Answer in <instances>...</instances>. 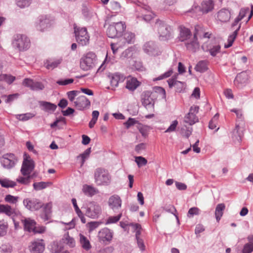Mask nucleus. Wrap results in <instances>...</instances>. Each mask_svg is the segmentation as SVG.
<instances>
[{"instance_id":"1a4fd4ad","label":"nucleus","mask_w":253,"mask_h":253,"mask_svg":"<svg viewBox=\"0 0 253 253\" xmlns=\"http://www.w3.org/2000/svg\"><path fill=\"white\" fill-rule=\"evenodd\" d=\"M141 101L142 105L149 111L154 110V95L150 91H145L141 95Z\"/></svg>"},{"instance_id":"6e6d98bb","label":"nucleus","mask_w":253,"mask_h":253,"mask_svg":"<svg viewBox=\"0 0 253 253\" xmlns=\"http://www.w3.org/2000/svg\"><path fill=\"white\" fill-rule=\"evenodd\" d=\"M178 124L177 120L173 121L169 127L165 130V132H171L175 130Z\"/></svg>"},{"instance_id":"b1692460","label":"nucleus","mask_w":253,"mask_h":253,"mask_svg":"<svg viewBox=\"0 0 253 253\" xmlns=\"http://www.w3.org/2000/svg\"><path fill=\"white\" fill-rule=\"evenodd\" d=\"M110 80V84L112 87H116L118 86L119 83L123 82L125 77L122 74L116 73L108 76Z\"/></svg>"},{"instance_id":"2eb2a0df","label":"nucleus","mask_w":253,"mask_h":253,"mask_svg":"<svg viewBox=\"0 0 253 253\" xmlns=\"http://www.w3.org/2000/svg\"><path fill=\"white\" fill-rule=\"evenodd\" d=\"M24 206L31 211H38L44 205L40 200L36 198H26L23 200Z\"/></svg>"},{"instance_id":"9b49d317","label":"nucleus","mask_w":253,"mask_h":253,"mask_svg":"<svg viewBox=\"0 0 253 253\" xmlns=\"http://www.w3.org/2000/svg\"><path fill=\"white\" fill-rule=\"evenodd\" d=\"M0 161L3 168L10 169L15 166L17 162V159L13 154L7 153L4 155L0 159Z\"/></svg>"},{"instance_id":"69168bd1","label":"nucleus","mask_w":253,"mask_h":253,"mask_svg":"<svg viewBox=\"0 0 253 253\" xmlns=\"http://www.w3.org/2000/svg\"><path fill=\"white\" fill-rule=\"evenodd\" d=\"M146 149V144L144 143H141L135 146V151L137 154H140L142 151Z\"/></svg>"},{"instance_id":"f257e3e1","label":"nucleus","mask_w":253,"mask_h":253,"mask_svg":"<svg viewBox=\"0 0 253 253\" xmlns=\"http://www.w3.org/2000/svg\"><path fill=\"white\" fill-rule=\"evenodd\" d=\"M94 182L98 186L108 185L111 181V176L105 169L97 168L94 173Z\"/></svg>"},{"instance_id":"5701e85b","label":"nucleus","mask_w":253,"mask_h":253,"mask_svg":"<svg viewBox=\"0 0 253 253\" xmlns=\"http://www.w3.org/2000/svg\"><path fill=\"white\" fill-rule=\"evenodd\" d=\"M185 44L187 49L193 52H196L199 48V44L195 34L185 42Z\"/></svg>"},{"instance_id":"de8ad7c7","label":"nucleus","mask_w":253,"mask_h":253,"mask_svg":"<svg viewBox=\"0 0 253 253\" xmlns=\"http://www.w3.org/2000/svg\"><path fill=\"white\" fill-rule=\"evenodd\" d=\"M135 162L137 164L138 168L145 166L147 163V160L142 156L135 157Z\"/></svg>"},{"instance_id":"c9c22d12","label":"nucleus","mask_w":253,"mask_h":253,"mask_svg":"<svg viewBox=\"0 0 253 253\" xmlns=\"http://www.w3.org/2000/svg\"><path fill=\"white\" fill-rule=\"evenodd\" d=\"M52 208L51 203H46L43 206L44 213L41 215V217L44 220L46 221L48 219L49 214L51 212Z\"/></svg>"},{"instance_id":"a18cd8bd","label":"nucleus","mask_w":253,"mask_h":253,"mask_svg":"<svg viewBox=\"0 0 253 253\" xmlns=\"http://www.w3.org/2000/svg\"><path fill=\"white\" fill-rule=\"evenodd\" d=\"M35 116L33 113H28L23 114H18L16 115V118L18 120L22 121H26L32 119Z\"/></svg>"},{"instance_id":"a19ab883","label":"nucleus","mask_w":253,"mask_h":253,"mask_svg":"<svg viewBox=\"0 0 253 253\" xmlns=\"http://www.w3.org/2000/svg\"><path fill=\"white\" fill-rule=\"evenodd\" d=\"M168 84L169 86L171 87L172 86H177L178 85H181V87L179 89H177L178 92H180L183 88L184 87V83L178 81L175 79H170L168 81Z\"/></svg>"},{"instance_id":"58836bf2","label":"nucleus","mask_w":253,"mask_h":253,"mask_svg":"<svg viewBox=\"0 0 253 253\" xmlns=\"http://www.w3.org/2000/svg\"><path fill=\"white\" fill-rule=\"evenodd\" d=\"M207 69V62L204 60L199 61L195 67V70L200 73L205 72Z\"/></svg>"},{"instance_id":"a878e982","label":"nucleus","mask_w":253,"mask_h":253,"mask_svg":"<svg viewBox=\"0 0 253 253\" xmlns=\"http://www.w3.org/2000/svg\"><path fill=\"white\" fill-rule=\"evenodd\" d=\"M217 17L218 20L221 22H226L230 18V13L228 9L223 8L217 13Z\"/></svg>"},{"instance_id":"37998d69","label":"nucleus","mask_w":253,"mask_h":253,"mask_svg":"<svg viewBox=\"0 0 253 253\" xmlns=\"http://www.w3.org/2000/svg\"><path fill=\"white\" fill-rule=\"evenodd\" d=\"M191 126H187L186 125H184L181 128L180 131L181 134L186 138H188L192 133L193 129Z\"/></svg>"},{"instance_id":"79ce46f5","label":"nucleus","mask_w":253,"mask_h":253,"mask_svg":"<svg viewBox=\"0 0 253 253\" xmlns=\"http://www.w3.org/2000/svg\"><path fill=\"white\" fill-rule=\"evenodd\" d=\"M63 247L61 243L57 242H53L51 245V251L53 253H60L63 250Z\"/></svg>"},{"instance_id":"052dcab7","label":"nucleus","mask_w":253,"mask_h":253,"mask_svg":"<svg viewBox=\"0 0 253 253\" xmlns=\"http://www.w3.org/2000/svg\"><path fill=\"white\" fill-rule=\"evenodd\" d=\"M17 199L18 198L17 197H15L11 195H7L5 197L4 200L6 202L11 204H15L17 202Z\"/></svg>"},{"instance_id":"8fccbe9b","label":"nucleus","mask_w":253,"mask_h":253,"mask_svg":"<svg viewBox=\"0 0 253 253\" xmlns=\"http://www.w3.org/2000/svg\"><path fill=\"white\" fill-rule=\"evenodd\" d=\"M100 224V223L98 221H91L88 222L86 224L88 228V230L89 233L92 232L93 230L96 229Z\"/></svg>"},{"instance_id":"f03ea898","label":"nucleus","mask_w":253,"mask_h":253,"mask_svg":"<svg viewBox=\"0 0 253 253\" xmlns=\"http://www.w3.org/2000/svg\"><path fill=\"white\" fill-rule=\"evenodd\" d=\"M155 28L158 30L160 40H168L172 37L171 27L166 24L163 21L159 19L157 20L155 22Z\"/></svg>"},{"instance_id":"20e7f679","label":"nucleus","mask_w":253,"mask_h":253,"mask_svg":"<svg viewBox=\"0 0 253 253\" xmlns=\"http://www.w3.org/2000/svg\"><path fill=\"white\" fill-rule=\"evenodd\" d=\"M126 28L125 23L123 22L112 23L107 29V35L111 38H119L120 39Z\"/></svg>"},{"instance_id":"09e8293b","label":"nucleus","mask_w":253,"mask_h":253,"mask_svg":"<svg viewBox=\"0 0 253 253\" xmlns=\"http://www.w3.org/2000/svg\"><path fill=\"white\" fill-rule=\"evenodd\" d=\"M90 152L91 148H89L86 149L83 153L81 154L79 156H78V157H81L82 159L81 166L84 164L86 159L89 157Z\"/></svg>"},{"instance_id":"4468645a","label":"nucleus","mask_w":253,"mask_h":253,"mask_svg":"<svg viewBox=\"0 0 253 253\" xmlns=\"http://www.w3.org/2000/svg\"><path fill=\"white\" fill-rule=\"evenodd\" d=\"M143 49L145 53L150 56H158L161 53V51L156 43L152 41L146 42Z\"/></svg>"},{"instance_id":"f3484780","label":"nucleus","mask_w":253,"mask_h":253,"mask_svg":"<svg viewBox=\"0 0 253 253\" xmlns=\"http://www.w3.org/2000/svg\"><path fill=\"white\" fill-rule=\"evenodd\" d=\"M108 204L114 212H118L122 207V201L119 196L115 194L109 197Z\"/></svg>"},{"instance_id":"6e6552de","label":"nucleus","mask_w":253,"mask_h":253,"mask_svg":"<svg viewBox=\"0 0 253 253\" xmlns=\"http://www.w3.org/2000/svg\"><path fill=\"white\" fill-rule=\"evenodd\" d=\"M85 214L93 219L97 218L101 213V206L95 202H91L86 204L84 207Z\"/></svg>"},{"instance_id":"c03bdc74","label":"nucleus","mask_w":253,"mask_h":253,"mask_svg":"<svg viewBox=\"0 0 253 253\" xmlns=\"http://www.w3.org/2000/svg\"><path fill=\"white\" fill-rule=\"evenodd\" d=\"M33 0H15L16 4L21 8L29 7L32 2Z\"/></svg>"},{"instance_id":"e433bc0d","label":"nucleus","mask_w":253,"mask_h":253,"mask_svg":"<svg viewBox=\"0 0 253 253\" xmlns=\"http://www.w3.org/2000/svg\"><path fill=\"white\" fill-rule=\"evenodd\" d=\"M41 105L43 107V110L46 112H53L56 109V105L50 102L42 101Z\"/></svg>"},{"instance_id":"4d7b16f0","label":"nucleus","mask_w":253,"mask_h":253,"mask_svg":"<svg viewBox=\"0 0 253 253\" xmlns=\"http://www.w3.org/2000/svg\"><path fill=\"white\" fill-rule=\"evenodd\" d=\"M253 252V245L250 243L245 244L242 249V253H251Z\"/></svg>"},{"instance_id":"39448f33","label":"nucleus","mask_w":253,"mask_h":253,"mask_svg":"<svg viewBox=\"0 0 253 253\" xmlns=\"http://www.w3.org/2000/svg\"><path fill=\"white\" fill-rule=\"evenodd\" d=\"M135 35L131 32H126L119 39V42L111 43V47L114 54H115L119 48L122 47L126 43H131L134 41Z\"/></svg>"},{"instance_id":"e2e57ef3","label":"nucleus","mask_w":253,"mask_h":253,"mask_svg":"<svg viewBox=\"0 0 253 253\" xmlns=\"http://www.w3.org/2000/svg\"><path fill=\"white\" fill-rule=\"evenodd\" d=\"M137 127L143 136L146 137L147 136V127L146 126H144L141 124H138V125H137Z\"/></svg>"},{"instance_id":"603ef678","label":"nucleus","mask_w":253,"mask_h":253,"mask_svg":"<svg viewBox=\"0 0 253 253\" xmlns=\"http://www.w3.org/2000/svg\"><path fill=\"white\" fill-rule=\"evenodd\" d=\"M25 176L26 177H18L17 178V181L22 184L29 185L30 183L31 176L29 175Z\"/></svg>"},{"instance_id":"c85d7f7f","label":"nucleus","mask_w":253,"mask_h":253,"mask_svg":"<svg viewBox=\"0 0 253 253\" xmlns=\"http://www.w3.org/2000/svg\"><path fill=\"white\" fill-rule=\"evenodd\" d=\"M25 230L31 232H33L35 227L36 222V221L30 218H26L24 220H22Z\"/></svg>"},{"instance_id":"7c9ffc66","label":"nucleus","mask_w":253,"mask_h":253,"mask_svg":"<svg viewBox=\"0 0 253 253\" xmlns=\"http://www.w3.org/2000/svg\"><path fill=\"white\" fill-rule=\"evenodd\" d=\"M79 242L81 247L85 251H88L91 249V246L89 241L81 233L79 234Z\"/></svg>"},{"instance_id":"5fc2aeb1","label":"nucleus","mask_w":253,"mask_h":253,"mask_svg":"<svg viewBox=\"0 0 253 253\" xmlns=\"http://www.w3.org/2000/svg\"><path fill=\"white\" fill-rule=\"evenodd\" d=\"M74 81V80L73 79H61L58 80L56 82V83L60 85H66L73 83Z\"/></svg>"},{"instance_id":"9d476101","label":"nucleus","mask_w":253,"mask_h":253,"mask_svg":"<svg viewBox=\"0 0 253 253\" xmlns=\"http://www.w3.org/2000/svg\"><path fill=\"white\" fill-rule=\"evenodd\" d=\"M35 168L34 161L31 159L29 155L25 154L23 161L21 172L24 176L29 175L31 174Z\"/></svg>"},{"instance_id":"338daca9","label":"nucleus","mask_w":253,"mask_h":253,"mask_svg":"<svg viewBox=\"0 0 253 253\" xmlns=\"http://www.w3.org/2000/svg\"><path fill=\"white\" fill-rule=\"evenodd\" d=\"M250 12V9L248 7L242 8L241 9L238 17L240 18V19H242L246 15L247 13Z\"/></svg>"},{"instance_id":"f8f14e48","label":"nucleus","mask_w":253,"mask_h":253,"mask_svg":"<svg viewBox=\"0 0 253 253\" xmlns=\"http://www.w3.org/2000/svg\"><path fill=\"white\" fill-rule=\"evenodd\" d=\"M114 233L107 227L101 229L98 233V241L103 244H107L112 241Z\"/></svg>"},{"instance_id":"393cba45","label":"nucleus","mask_w":253,"mask_h":253,"mask_svg":"<svg viewBox=\"0 0 253 253\" xmlns=\"http://www.w3.org/2000/svg\"><path fill=\"white\" fill-rule=\"evenodd\" d=\"M179 40L181 42H186L191 38L192 36L190 30L184 27H179Z\"/></svg>"},{"instance_id":"a211bd4d","label":"nucleus","mask_w":253,"mask_h":253,"mask_svg":"<svg viewBox=\"0 0 253 253\" xmlns=\"http://www.w3.org/2000/svg\"><path fill=\"white\" fill-rule=\"evenodd\" d=\"M29 248L31 253H42L45 249L43 240L38 239L32 241Z\"/></svg>"},{"instance_id":"680f3d73","label":"nucleus","mask_w":253,"mask_h":253,"mask_svg":"<svg viewBox=\"0 0 253 253\" xmlns=\"http://www.w3.org/2000/svg\"><path fill=\"white\" fill-rule=\"evenodd\" d=\"M140 124L138 121L136 120L134 118H129L128 120L125 123V126L127 128H128L131 126H133L135 124Z\"/></svg>"},{"instance_id":"412c9836","label":"nucleus","mask_w":253,"mask_h":253,"mask_svg":"<svg viewBox=\"0 0 253 253\" xmlns=\"http://www.w3.org/2000/svg\"><path fill=\"white\" fill-rule=\"evenodd\" d=\"M0 213H4L6 215L11 217L16 226V223L13 217L17 214V211L16 209L12 208L8 205L0 204Z\"/></svg>"},{"instance_id":"ea45409f","label":"nucleus","mask_w":253,"mask_h":253,"mask_svg":"<svg viewBox=\"0 0 253 253\" xmlns=\"http://www.w3.org/2000/svg\"><path fill=\"white\" fill-rule=\"evenodd\" d=\"M0 184L3 187H14L16 185V183L7 178L0 179Z\"/></svg>"},{"instance_id":"bb28decb","label":"nucleus","mask_w":253,"mask_h":253,"mask_svg":"<svg viewBox=\"0 0 253 253\" xmlns=\"http://www.w3.org/2000/svg\"><path fill=\"white\" fill-rule=\"evenodd\" d=\"M202 48L206 50L209 51L210 54L212 56H215L219 52L220 50V45L218 44H209L206 49H205V45L202 46Z\"/></svg>"},{"instance_id":"ddd939ff","label":"nucleus","mask_w":253,"mask_h":253,"mask_svg":"<svg viewBox=\"0 0 253 253\" xmlns=\"http://www.w3.org/2000/svg\"><path fill=\"white\" fill-rule=\"evenodd\" d=\"M199 107L197 106H192L189 110V113L184 117V122L188 124L189 126H192L199 121L196 114L199 111Z\"/></svg>"},{"instance_id":"c756f323","label":"nucleus","mask_w":253,"mask_h":253,"mask_svg":"<svg viewBox=\"0 0 253 253\" xmlns=\"http://www.w3.org/2000/svg\"><path fill=\"white\" fill-rule=\"evenodd\" d=\"M139 82L136 78H128L126 81V88L129 90L133 91L139 85Z\"/></svg>"},{"instance_id":"864d4df0","label":"nucleus","mask_w":253,"mask_h":253,"mask_svg":"<svg viewBox=\"0 0 253 253\" xmlns=\"http://www.w3.org/2000/svg\"><path fill=\"white\" fill-rule=\"evenodd\" d=\"M200 210L197 207L190 208L188 212L187 216L189 217H193L195 215H198L200 213Z\"/></svg>"},{"instance_id":"4be33fe9","label":"nucleus","mask_w":253,"mask_h":253,"mask_svg":"<svg viewBox=\"0 0 253 253\" xmlns=\"http://www.w3.org/2000/svg\"><path fill=\"white\" fill-rule=\"evenodd\" d=\"M248 79L249 77L247 73L243 72L236 76L234 83L238 88H242L247 84Z\"/></svg>"},{"instance_id":"473e14b6","label":"nucleus","mask_w":253,"mask_h":253,"mask_svg":"<svg viewBox=\"0 0 253 253\" xmlns=\"http://www.w3.org/2000/svg\"><path fill=\"white\" fill-rule=\"evenodd\" d=\"M62 59H57L54 60H46L44 62V66L47 69H53L57 67L62 62Z\"/></svg>"},{"instance_id":"cd10ccee","label":"nucleus","mask_w":253,"mask_h":253,"mask_svg":"<svg viewBox=\"0 0 253 253\" xmlns=\"http://www.w3.org/2000/svg\"><path fill=\"white\" fill-rule=\"evenodd\" d=\"M82 191L85 195L89 197H92L99 192L97 189L91 185L87 184L83 186Z\"/></svg>"},{"instance_id":"49530a36","label":"nucleus","mask_w":253,"mask_h":253,"mask_svg":"<svg viewBox=\"0 0 253 253\" xmlns=\"http://www.w3.org/2000/svg\"><path fill=\"white\" fill-rule=\"evenodd\" d=\"M48 186V183L45 182H35L33 184L34 189L36 191H39L46 188Z\"/></svg>"},{"instance_id":"0eeeda50","label":"nucleus","mask_w":253,"mask_h":253,"mask_svg":"<svg viewBox=\"0 0 253 253\" xmlns=\"http://www.w3.org/2000/svg\"><path fill=\"white\" fill-rule=\"evenodd\" d=\"M74 33L76 41L79 44L84 46L89 43L90 37L86 28L76 26L74 27Z\"/></svg>"},{"instance_id":"4c0bfd02","label":"nucleus","mask_w":253,"mask_h":253,"mask_svg":"<svg viewBox=\"0 0 253 253\" xmlns=\"http://www.w3.org/2000/svg\"><path fill=\"white\" fill-rule=\"evenodd\" d=\"M122 216V213L119 212V214L116 216H110L105 220V225L114 224L117 223L120 220Z\"/></svg>"},{"instance_id":"aec40b11","label":"nucleus","mask_w":253,"mask_h":253,"mask_svg":"<svg viewBox=\"0 0 253 253\" xmlns=\"http://www.w3.org/2000/svg\"><path fill=\"white\" fill-rule=\"evenodd\" d=\"M74 104L78 110L83 111L90 107V102L85 96L81 95L74 101Z\"/></svg>"},{"instance_id":"3c124183","label":"nucleus","mask_w":253,"mask_h":253,"mask_svg":"<svg viewBox=\"0 0 253 253\" xmlns=\"http://www.w3.org/2000/svg\"><path fill=\"white\" fill-rule=\"evenodd\" d=\"M218 114H216L209 122V127L211 129L216 128L218 119Z\"/></svg>"},{"instance_id":"72a5a7b5","label":"nucleus","mask_w":253,"mask_h":253,"mask_svg":"<svg viewBox=\"0 0 253 253\" xmlns=\"http://www.w3.org/2000/svg\"><path fill=\"white\" fill-rule=\"evenodd\" d=\"M225 206L224 204H219L216 206L215 211V216L217 221H219L222 217Z\"/></svg>"},{"instance_id":"7ed1b4c3","label":"nucleus","mask_w":253,"mask_h":253,"mask_svg":"<svg viewBox=\"0 0 253 253\" xmlns=\"http://www.w3.org/2000/svg\"><path fill=\"white\" fill-rule=\"evenodd\" d=\"M12 45L20 51L28 50L31 45L30 39L24 35L17 34L14 36Z\"/></svg>"},{"instance_id":"f704fd0d","label":"nucleus","mask_w":253,"mask_h":253,"mask_svg":"<svg viewBox=\"0 0 253 253\" xmlns=\"http://www.w3.org/2000/svg\"><path fill=\"white\" fill-rule=\"evenodd\" d=\"M63 242L70 248H74L76 246V242L75 239L70 237L69 233L65 234L62 238Z\"/></svg>"},{"instance_id":"0e129e2a","label":"nucleus","mask_w":253,"mask_h":253,"mask_svg":"<svg viewBox=\"0 0 253 253\" xmlns=\"http://www.w3.org/2000/svg\"><path fill=\"white\" fill-rule=\"evenodd\" d=\"M44 88V85L40 82H34L32 89L33 90H40Z\"/></svg>"},{"instance_id":"423d86ee","label":"nucleus","mask_w":253,"mask_h":253,"mask_svg":"<svg viewBox=\"0 0 253 253\" xmlns=\"http://www.w3.org/2000/svg\"><path fill=\"white\" fill-rule=\"evenodd\" d=\"M96 62V56L93 52H88L84 55L80 61V67L84 71L93 68Z\"/></svg>"},{"instance_id":"2f4dec72","label":"nucleus","mask_w":253,"mask_h":253,"mask_svg":"<svg viewBox=\"0 0 253 253\" xmlns=\"http://www.w3.org/2000/svg\"><path fill=\"white\" fill-rule=\"evenodd\" d=\"M240 25L238 27V28L231 34L229 36L227 40L228 44H224V47L225 48H227L230 47L232 45V44L236 38L239 30L240 29Z\"/></svg>"},{"instance_id":"bf43d9fd","label":"nucleus","mask_w":253,"mask_h":253,"mask_svg":"<svg viewBox=\"0 0 253 253\" xmlns=\"http://www.w3.org/2000/svg\"><path fill=\"white\" fill-rule=\"evenodd\" d=\"M7 224L0 221V237L4 236L7 232Z\"/></svg>"},{"instance_id":"6ab92c4d","label":"nucleus","mask_w":253,"mask_h":253,"mask_svg":"<svg viewBox=\"0 0 253 253\" xmlns=\"http://www.w3.org/2000/svg\"><path fill=\"white\" fill-rule=\"evenodd\" d=\"M51 24V21L46 16H41L36 22L35 26L37 30L43 32L49 28Z\"/></svg>"},{"instance_id":"13d9d810","label":"nucleus","mask_w":253,"mask_h":253,"mask_svg":"<svg viewBox=\"0 0 253 253\" xmlns=\"http://www.w3.org/2000/svg\"><path fill=\"white\" fill-rule=\"evenodd\" d=\"M79 91L77 90H72L67 92L68 97L69 100L71 102H73L75 97L79 93Z\"/></svg>"},{"instance_id":"dca6fc26","label":"nucleus","mask_w":253,"mask_h":253,"mask_svg":"<svg viewBox=\"0 0 253 253\" xmlns=\"http://www.w3.org/2000/svg\"><path fill=\"white\" fill-rule=\"evenodd\" d=\"M213 8L214 2L212 0H204L202 2L200 8H199L198 6H195L194 8H193L190 11V12H193V14L192 16L195 17L196 15L194 14V13L199 9H200L203 13H208L211 11L213 9Z\"/></svg>"},{"instance_id":"774afa93","label":"nucleus","mask_w":253,"mask_h":253,"mask_svg":"<svg viewBox=\"0 0 253 253\" xmlns=\"http://www.w3.org/2000/svg\"><path fill=\"white\" fill-rule=\"evenodd\" d=\"M34 81L30 79H25L23 82V84L28 87H29L31 89H32Z\"/></svg>"}]
</instances>
